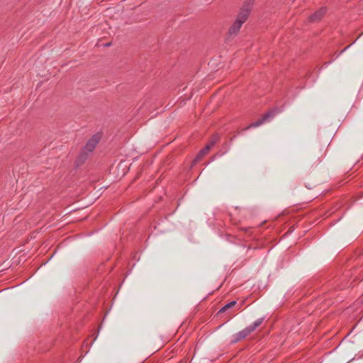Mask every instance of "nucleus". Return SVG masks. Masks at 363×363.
I'll use <instances>...</instances> for the list:
<instances>
[{
	"label": "nucleus",
	"mask_w": 363,
	"mask_h": 363,
	"mask_svg": "<svg viewBox=\"0 0 363 363\" xmlns=\"http://www.w3.org/2000/svg\"><path fill=\"white\" fill-rule=\"evenodd\" d=\"M251 3H245L242 7L240 9L235 21L230 27L228 33L230 35H236L240 29L241 28L242 24L247 21L250 13L251 11Z\"/></svg>",
	"instance_id": "obj_1"
},
{
	"label": "nucleus",
	"mask_w": 363,
	"mask_h": 363,
	"mask_svg": "<svg viewBox=\"0 0 363 363\" xmlns=\"http://www.w3.org/2000/svg\"><path fill=\"white\" fill-rule=\"evenodd\" d=\"M102 138V133L99 132L94 134L86 143L84 147L82 149V153L84 155H88L90 152H92L97 144L99 143Z\"/></svg>",
	"instance_id": "obj_2"
},
{
	"label": "nucleus",
	"mask_w": 363,
	"mask_h": 363,
	"mask_svg": "<svg viewBox=\"0 0 363 363\" xmlns=\"http://www.w3.org/2000/svg\"><path fill=\"white\" fill-rule=\"evenodd\" d=\"M276 115L275 111H269L267 112L265 114H264L261 118L258 119L257 121L252 123L249 125L248 128H256L262 124H263L264 122L269 121L271 118H272Z\"/></svg>",
	"instance_id": "obj_3"
},
{
	"label": "nucleus",
	"mask_w": 363,
	"mask_h": 363,
	"mask_svg": "<svg viewBox=\"0 0 363 363\" xmlns=\"http://www.w3.org/2000/svg\"><path fill=\"white\" fill-rule=\"evenodd\" d=\"M251 333V330L249 328V327H246L241 331L236 333L234 336V342H238L244 338H245L247 336H248Z\"/></svg>",
	"instance_id": "obj_4"
},
{
	"label": "nucleus",
	"mask_w": 363,
	"mask_h": 363,
	"mask_svg": "<svg viewBox=\"0 0 363 363\" xmlns=\"http://www.w3.org/2000/svg\"><path fill=\"white\" fill-rule=\"evenodd\" d=\"M326 13L325 8H321L309 17V21L311 22L320 21Z\"/></svg>",
	"instance_id": "obj_5"
},
{
	"label": "nucleus",
	"mask_w": 363,
	"mask_h": 363,
	"mask_svg": "<svg viewBox=\"0 0 363 363\" xmlns=\"http://www.w3.org/2000/svg\"><path fill=\"white\" fill-rule=\"evenodd\" d=\"M211 149V147L207 144L202 150H200L196 157V160H200L201 158H202L208 152V151Z\"/></svg>",
	"instance_id": "obj_6"
},
{
	"label": "nucleus",
	"mask_w": 363,
	"mask_h": 363,
	"mask_svg": "<svg viewBox=\"0 0 363 363\" xmlns=\"http://www.w3.org/2000/svg\"><path fill=\"white\" fill-rule=\"evenodd\" d=\"M264 321V318H258L256 320L253 324L249 325V328L251 330L252 332L256 330L257 328H258Z\"/></svg>",
	"instance_id": "obj_7"
},
{
	"label": "nucleus",
	"mask_w": 363,
	"mask_h": 363,
	"mask_svg": "<svg viewBox=\"0 0 363 363\" xmlns=\"http://www.w3.org/2000/svg\"><path fill=\"white\" fill-rule=\"evenodd\" d=\"M236 304V301H233L227 304H225L223 307H222L219 312L220 313H222V312H225V311H227L228 309L235 306Z\"/></svg>",
	"instance_id": "obj_8"
},
{
	"label": "nucleus",
	"mask_w": 363,
	"mask_h": 363,
	"mask_svg": "<svg viewBox=\"0 0 363 363\" xmlns=\"http://www.w3.org/2000/svg\"><path fill=\"white\" fill-rule=\"evenodd\" d=\"M218 140L219 136L218 135H215L211 138L208 145L212 148Z\"/></svg>",
	"instance_id": "obj_9"
}]
</instances>
